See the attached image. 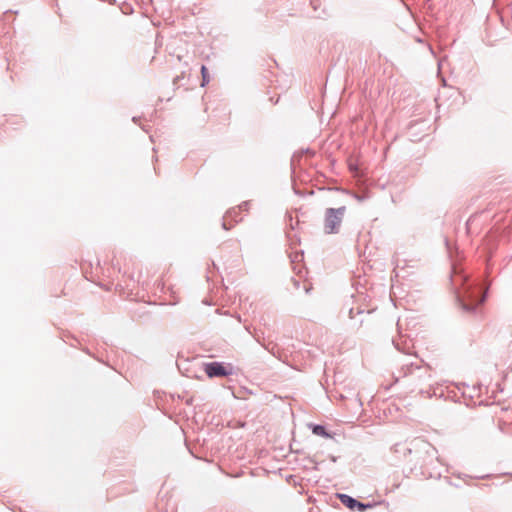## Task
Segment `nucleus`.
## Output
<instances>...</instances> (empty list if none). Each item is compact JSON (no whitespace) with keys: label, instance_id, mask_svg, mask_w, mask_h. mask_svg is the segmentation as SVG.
<instances>
[{"label":"nucleus","instance_id":"1","mask_svg":"<svg viewBox=\"0 0 512 512\" xmlns=\"http://www.w3.org/2000/svg\"><path fill=\"white\" fill-rule=\"evenodd\" d=\"M346 208L340 207L338 209L329 208L325 213L324 231L327 234L337 233L339 231L342 218L345 214Z\"/></svg>","mask_w":512,"mask_h":512},{"label":"nucleus","instance_id":"2","mask_svg":"<svg viewBox=\"0 0 512 512\" xmlns=\"http://www.w3.org/2000/svg\"><path fill=\"white\" fill-rule=\"evenodd\" d=\"M204 371L209 378L225 377L232 374V367L219 362H211L204 365Z\"/></svg>","mask_w":512,"mask_h":512},{"label":"nucleus","instance_id":"3","mask_svg":"<svg viewBox=\"0 0 512 512\" xmlns=\"http://www.w3.org/2000/svg\"><path fill=\"white\" fill-rule=\"evenodd\" d=\"M339 498H340L341 502L350 509H354L355 506H359L360 508L364 507L363 504L357 502L355 499H353L352 497H350L348 495L341 494V495H339Z\"/></svg>","mask_w":512,"mask_h":512},{"label":"nucleus","instance_id":"4","mask_svg":"<svg viewBox=\"0 0 512 512\" xmlns=\"http://www.w3.org/2000/svg\"><path fill=\"white\" fill-rule=\"evenodd\" d=\"M313 433L322 437H330V435L326 432L325 428L321 425L314 426Z\"/></svg>","mask_w":512,"mask_h":512},{"label":"nucleus","instance_id":"5","mask_svg":"<svg viewBox=\"0 0 512 512\" xmlns=\"http://www.w3.org/2000/svg\"><path fill=\"white\" fill-rule=\"evenodd\" d=\"M201 74H202V86H205L206 83H208L209 81V76H208V70L206 68V66H202L201 67Z\"/></svg>","mask_w":512,"mask_h":512},{"label":"nucleus","instance_id":"6","mask_svg":"<svg viewBox=\"0 0 512 512\" xmlns=\"http://www.w3.org/2000/svg\"><path fill=\"white\" fill-rule=\"evenodd\" d=\"M472 304H464V308L467 309V310H470L472 309L473 307H470Z\"/></svg>","mask_w":512,"mask_h":512},{"label":"nucleus","instance_id":"7","mask_svg":"<svg viewBox=\"0 0 512 512\" xmlns=\"http://www.w3.org/2000/svg\"><path fill=\"white\" fill-rule=\"evenodd\" d=\"M483 301H484V295L482 296V298L480 299L478 304L482 303Z\"/></svg>","mask_w":512,"mask_h":512}]
</instances>
